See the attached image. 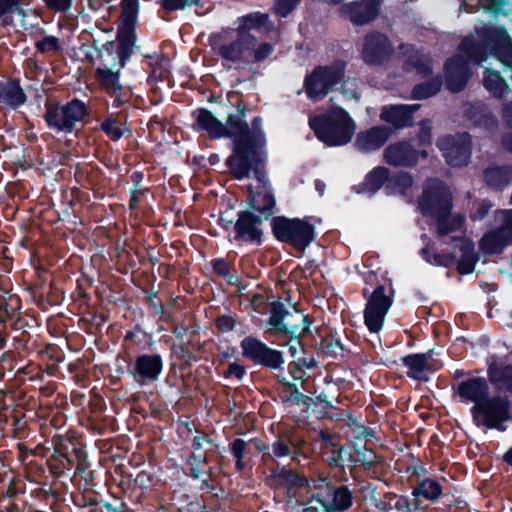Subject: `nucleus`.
Instances as JSON below:
<instances>
[{
    "label": "nucleus",
    "mask_w": 512,
    "mask_h": 512,
    "mask_svg": "<svg viewBox=\"0 0 512 512\" xmlns=\"http://www.w3.org/2000/svg\"><path fill=\"white\" fill-rule=\"evenodd\" d=\"M294 314L289 312L285 305L280 301L271 303L270 317L267 320L269 329L267 333L273 337H279L281 333L290 332L288 329L293 326L291 319Z\"/></svg>",
    "instance_id": "obj_30"
},
{
    "label": "nucleus",
    "mask_w": 512,
    "mask_h": 512,
    "mask_svg": "<svg viewBox=\"0 0 512 512\" xmlns=\"http://www.w3.org/2000/svg\"><path fill=\"white\" fill-rule=\"evenodd\" d=\"M191 116L194 119L192 129L197 132H206L211 139H231L234 135L230 126V114L225 123L216 118L209 109L203 107L193 110Z\"/></svg>",
    "instance_id": "obj_19"
},
{
    "label": "nucleus",
    "mask_w": 512,
    "mask_h": 512,
    "mask_svg": "<svg viewBox=\"0 0 512 512\" xmlns=\"http://www.w3.org/2000/svg\"><path fill=\"white\" fill-rule=\"evenodd\" d=\"M417 104H390L381 109L380 119L390 124L395 130L409 128L414 125V114L418 110Z\"/></svg>",
    "instance_id": "obj_26"
},
{
    "label": "nucleus",
    "mask_w": 512,
    "mask_h": 512,
    "mask_svg": "<svg viewBox=\"0 0 512 512\" xmlns=\"http://www.w3.org/2000/svg\"><path fill=\"white\" fill-rule=\"evenodd\" d=\"M296 313L299 314V323L293 324L288 330L291 332L281 333L278 338L286 339L284 343L279 345H290L297 347L303 354L306 352V345L303 342V338L310 333V327L314 322V319L310 315L302 314L298 310Z\"/></svg>",
    "instance_id": "obj_32"
},
{
    "label": "nucleus",
    "mask_w": 512,
    "mask_h": 512,
    "mask_svg": "<svg viewBox=\"0 0 512 512\" xmlns=\"http://www.w3.org/2000/svg\"><path fill=\"white\" fill-rule=\"evenodd\" d=\"M482 38L490 54L506 64H512V39L504 27L490 28L483 33Z\"/></svg>",
    "instance_id": "obj_23"
},
{
    "label": "nucleus",
    "mask_w": 512,
    "mask_h": 512,
    "mask_svg": "<svg viewBox=\"0 0 512 512\" xmlns=\"http://www.w3.org/2000/svg\"><path fill=\"white\" fill-rule=\"evenodd\" d=\"M307 441L303 434L294 428L280 432L276 440L271 444L270 462L277 459L290 457L293 462H299L301 457H307Z\"/></svg>",
    "instance_id": "obj_14"
},
{
    "label": "nucleus",
    "mask_w": 512,
    "mask_h": 512,
    "mask_svg": "<svg viewBox=\"0 0 512 512\" xmlns=\"http://www.w3.org/2000/svg\"><path fill=\"white\" fill-rule=\"evenodd\" d=\"M212 269L220 277L228 278L229 284H234L233 276L230 275V267L224 258H216L211 261Z\"/></svg>",
    "instance_id": "obj_60"
},
{
    "label": "nucleus",
    "mask_w": 512,
    "mask_h": 512,
    "mask_svg": "<svg viewBox=\"0 0 512 512\" xmlns=\"http://www.w3.org/2000/svg\"><path fill=\"white\" fill-rule=\"evenodd\" d=\"M220 34H211L209 42L213 50L223 60L233 64L251 63V55L257 44V38L253 34H239L236 32V38L229 43L217 46Z\"/></svg>",
    "instance_id": "obj_11"
},
{
    "label": "nucleus",
    "mask_w": 512,
    "mask_h": 512,
    "mask_svg": "<svg viewBox=\"0 0 512 512\" xmlns=\"http://www.w3.org/2000/svg\"><path fill=\"white\" fill-rule=\"evenodd\" d=\"M138 14L137 0H122L120 24L118 28L117 45L126 49H132L135 44L136 36L134 25Z\"/></svg>",
    "instance_id": "obj_21"
},
{
    "label": "nucleus",
    "mask_w": 512,
    "mask_h": 512,
    "mask_svg": "<svg viewBox=\"0 0 512 512\" xmlns=\"http://www.w3.org/2000/svg\"><path fill=\"white\" fill-rule=\"evenodd\" d=\"M483 85L493 97L499 99L510 91L506 80L501 76L500 72L492 69L484 71Z\"/></svg>",
    "instance_id": "obj_44"
},
{
    "label": "nucleus",
    "mask_w": 512,
    "mask_h": 512,
    "mask_svg": "<svg viewBox=\"0 0 512 512\" xmlns=\"http://www.w3.org/2000/svg\"><path fill=\"white\" fill-rule=\"evenodd\" d=\"M242 356L254 365L267 370L280 371L285 364L284 353L268 346L257 337L247 336L240 342Z\"/></svg>",
    "instance_id": "obj_10"
},
{
    "label": "nucleus",
    "mask_w": 512,
    "mask_h": 512,
    "mask_svg": "<svg viewBox=\"0 0 512 512\" xmlns=\"http://www.w3.org/2000/svg\"><path fill=\"white\" fill-rule=\"evenodd\" d=\"M312 219V216L303 218L274 216L270 222L271 232L277 241L303 253L317 237L315 225L311 222Z\"/></svg>",
    "instance_id": "obj_4"
},
{
    "label": "nucleus",
    "mask_w": 512,
    "mask_h": 512,
    "mask_svg": "<svg viewBox=\"0 0 512 512\" xmlns=\"http://www.w3.org/2000/svg\"><path fill=\"white\" fill-rule=\"evenodd\" d=\"M265 482L273 490L285 489L287 497L294 495L298 489L309 486V479L304 474L279 464L269 469Z\"/></svg>",
    "instance_id": "obj_16"
},
{
    "label": "nucleus",
    "mask_w": 512,
    "mask_h": 512,
    "mask_svg": "<svg viewBox=\"0 0 512 512\" xmlns=\"http://www.w3.org/2000/svg\"><path fill=\"white\" fill-rule=\"evenodd\" d=\"M309 126L316 138L329 147L348 144L355 132L354 121L341 107L315 115L309 119Z\"/></svg>",
    "instance_id": "obj_3"
},
{
    "label": "nucleus",
    "mask_w": 512,
    "mask_h": 512,
    "mask_svg": "<svg viewBox=\"0 0 512 512\" xmlns=\"http://www.w3.org/2000/svg\"><path fill=\"white\" fill-rule=\"evenodd\" d=\"M33 0H0V25L11 26L14 15L25 17L23 6H28Z\"/></svg>",
    "instance_id": "obj_41"
},
{
    "label": "nucleus",
    "mask_w": 512,
    "mask_h": 512,
    "mask_svg": "<svg viewBox=\"0 0 512 512\" xmlns=\"http://www.w3.org/2000/svg\"><path fill=\"white\" fill-rule=\"evenodd\" d=\"M45 7L56 13H66L70 10L73 0H42Z\"/></svg>",
    "instance_id": "obj_64"
},
{
    "label": "nucleus",
    "mask_w": 512,
    "mask_h": 512,
    "mask_svg": "<svg viewBox=\"0 0 512 512\" xmlns=\"http://www.w3.org/2000/svg\"><path fill=\"white\" fill-rule=\"evenodd\" d=\"M135 371L143 382L156 380L160 372V358L150 355L139 356L136 360Z\"/></svg>",
    "instance_id": "obj_42"
},
{
    "label": "nucleus",
    "mask_w": 512,
    "mask_h": 512,
    "mask_svg": "<svg viewBox=\"0 0 512 512\" xmlns=\"http://www.w3.org/2000/svg\"><path fill=\"white\" fill-rule=\"evenodd\" d=\"M347 62L335 59L328 65H317L304 77L303 88L311 101L323 100L343 80Z\"/></svg>",
    "instance_id": "obj_5"
},
{
    "label": "nucleus",
    "mask_w": 512,
    "mask_h": 512,
    "mask_svg": "<svg viewBox=\"0 0 512 512\" xmlns=\"http://www.w3.org/2000/svg\"><path fill=\"white\" fill-rule=\"evenodd\" d=\"M86 115L85 104L79 100H73L63 106H47L45 119L49 127L71 132L76 122L83 120Z\"/></svg>",
    "instance_id": "obj_15"
},
{
    "label": "nucleus",
    "mask_w": 512,
    "mask_h": 512,
    "mask_svg": "<svg viewBox=\"0 0 512 512\" xmlns=\"http://www.w3.org/2000/svg\"><path fill=\"white\" fill-rule=\"evenodd\" d=\"M247 206V210L254 211L256 215H261L266 221H271L272 217H274L277 212L276 199L271 190L261 192L249 189Z\"/></svg>",
    "instance_id": "obj_29"
},
{
    "label": "nucleus",
    "mask_w": 512,
    "mask_h": 512,
    "mask_svg": "<svg viewBox=\"0 0 512 512\" xmlns=\"http://www.w3.org/2000/svg\"><path fill=\"white\" fill-rule=\"evenodd\" d=\"M360 463L365 470H369L373 466L371 459H366L365 454H361L359 450L348 445L338 444L327 458V464L331 468H342L347 466L350 471Z\"/></svg>",
    "instance_id": "obj_24"
},
{
    "label": "nucleus",
    "mask_w": 512,
    "mask_h": 512,
    "mask_svg": "<svg viewBox=\"0 0 512 512\" xmlns=\"http://www.w3.org/2000/svg\"><path fill=\"white\" fill-rule=\"evenodd\" d=\"M436 229L440 236H447L462 228L464 218L461 215H453L451 213H442L435 217Z\"/></svg>",
    "instance_id": "obj_48"
},
{
    "label": "nucleus",
    "mask_w": 512,
    "mask_h": 512,
    "mask_svg": "<svg viewBox=\"0 0 512 512\" xmlns=\"http://www.w3.org/2000/svg\"><path fill=\"white\" fill-rule=\"evenodd\" d=\"M385 163L393 167L414 168L417 166L416 148L407 140L388 145L383 152Z\"/></svg>",
    "instance_id": "obj_25"
},
{
    "label": "nucleus",
    "mask_w": 512,
    "mask_h": 512,
    "mask_svg": "<svg viewBox=\"0 0 512 512\" xmlns=\"http://www.w3.org/2000/svg\"><path fill=\"white\" fill-rule=\"evenodd\" d=\"M391 133V128L387 126H373L356 135L354 146L363 153L377 151L389 140Z\"/></svg>",
    "instance_id": "obj_28"
},
{
    "label": "nucleus",
    "mask_w": 512,
    "mask_h": 512,
    "mask_svg": "<svg viewBox=\"0 0 512 512\" xmlns=\"http://www.w3.org/2000/svg\"><path fill=\"white\" fill-rule=\"evenodd\" d=\"M488 383L490 382L495 388L502 389L512 385V366L510 364H499L493 362L489 364L487 369Z\"/></svg>",
    "instance_id": "obj_40"
},
{
    "label": "nucleus",
    "mask_w": 512,
    "mask_h": 512,
    "mask_svg": "<svg viewBox=\"0 0 512 512\" xmlns=\"http://www.w3.org/2000/svg\"><path fill=\"white\" fill-rule=\"evenodd\" d=\"M195 6L197 15L204 14V5L201 0H162V10L167 12L184 10L185 8Z\"/></svg>",
    "instance_id": "obj_54"
},
{
    "label": "nucleus",
    "mask_w": 512,
    "mask_h": 512,
    "mask_svg": "<svg viewBox=\"0 0 512 512\" xmlns=\"http://www.w3.org/2000/svg\"><path fill=\"white\" fill-rule=\"evenodd\" d=\"M413 183V176L409 172L398 171L391 173L389 170V176L387 177L385 185V194L387 196H406Z\"/></svg>",
    "instance_id": "obj_37"
},
{
    "label": "nucleus",
    "mask_w": 512,
    "mask_h": 512,
    "mask_svg": "<svg viewBox=\"0 0 512 512\" xmlns=\"http://www.w3.org/2000/svg\"><path fill=\"white\" fill-rule=\"evenodd\" d=\"M386 498L389 499V501L395 499V503L393 505H390L389 508H387V504L384 502L383 507H381L380 509L385 511L396 509L398 511L413 512L420 509V500L416 499L415 497L414 500L411 502L408 496L397 495L395 493L390 492L386 495Z\"/></svg>",
    "instance_id": "obj_51"
},
{
    "label": "nucleus",
    "mask_w": 512,
    "mask_h": 512,
    "mask_svg": "<svg viewBox=\"0 0 512 512\" xmlns=\"http://www.w3.org/2000/svg\"><path fill=\"white\" fill-rule=\"evenodd\" d=\"M240 25L236 32L239 34H251L250 30H260L269 23V16L266 13L251 12L239 18Z\"/></svg>",
    "instance_id": "obj_46"
},
{
    "label": "nucleus",
    "mask_w": 512,
    "mask_h": 512,
    "mask_svg": "<svg viewBox=\"0 0 512 512\" xmlns=\"http://www.w3.org/2000/svg\"><path fill=\"white\" fill-rule=\"evenodd\" d=\"M231 455L235 458V471L241 473L247 466L248 444L242 438H235L229 444Z\"/></svg>",
    "instance_id": "obj_52"
},
{
    "label": "nucleus",
    "mask_w": 512,
    "mask_h": 512,
    "mask_svg": "<svg viewBox=\"0 0 512 512\" xmlns=\"http://www.w3.org/2000/svg\"><path fill=\"white\" fill-rule=\"evenodd\" d=\"M433 355L434 350L430 349L424 353H411L403 356L401 361L407 368V377L418 382L429 381L430 375L443 367L442 362L433 358Z\"/></svg>",
    "instance_id": "obj_18"
},
{
    "label": "nucleus",
    "mask_w": 512,
    "mask_h": 512,
    "mask_svg": "<svg viewBox=\"0 0 512 512\" xmlns=\"http://www.w3.org/2000/svg\"><path fill=\"white\" fill-rule=\"evenodd\" d=\"M417 145L421 148H429L433 143L431 121L423 119L419 122V132L416 135Z\"/></svg>",
    "instance_id": "obj_55"
},
{
    "label": "nucleus",
    "mask_w": 512,
    "mask_h": 512,
    "mask_svg": "<svg viewBox=\"0 0 512 512\" xmlns=\"http://www.w3.org/2000/svg\"><path fill=\"white\" fill-rule=\"evenodd\" d=\"M444 75L446 88L452 93H459L467 86L471 70L464 58L453 56L444 63Z\"/></svg>",
    "instance_id": "obj_22"
},
{
    "label": "nucleus",
    "mask_w": 512,
    "mask_h": 512,
    "mask_svg": "<svg viewBox=\"0 0 512 512\" xmlns=\"http://www.w3.org/2000/svg\"><path fill=\"white\" fill-rule=\"evenodd\" d=\"M477 427L506 431V422L512 420L511 403L507 396H490V393L478 405L470 409Z\"/></svg>",
    "instance_id": "obj_6"
},
{
    "label": "nucleus",
    "mask_w": 512,
    "mask_h": 512,
    "mask_svg": "<svg viewBox=\"0 0 512 512\" xmlns=\"http://www.w3.org/2000/svg\"><path fill=\"white\" fill-rule=\"evenodd\" d=\"M301 0H275L273 5V12L281 18H286L291 14Z\"/></svg>",
    "instance_id": "obj_57"
},
{
    "label": "nucleus",
    "mask_w": 512,
    "mask_h": 512,
    "mask_svg": "<svg viewBox=\"0 0 512 512\" xmlns=\"http://www.w3.org/2000/svg\"><path fill=\"white\" fill-rule=\"evenodd\" d=\"M465 116L474 126L488 131L497 126L496 117L482 106H470L466 109Z\"/></svg>",
    "instance_id": "obj_43"
},
{
    "label": "nucleus",
    "mask_w": 512,
    "mask_h": 512,
    "mask_svg": "<svg viewBox=\"0 0 512 512\" xmlns=\"http://www.w3.org/2000/svg\"><path fill=\"white\" fill-rule=\"evenodd\" d=\"M457 239L461 240L459 245L461 257L457 261L456 270L460 275H469L474 272L479 255L475 252V245L472 240L463 237H453V240Z\"/></svg>",
    "instance_id": "obj_36"
},
{
    "label": "nucleus",
    "mask_w": 512,
    "mask_h": 512,
    "mask_svg": "<svg viewBox=\"0 0 512 512\" xmlns=\"http://www.w3.org/2000/svg\"><path fill=\"white\" fill-rule=\"evenodd\" d=\"M208 465V459L205 453L196 454L192 452L186 460L185 474L192 479H199L203 474V467Z\"/></svg>",
    "instance_id": "obj_53"
},
{
    "label": "nucleus",
    "mask_w": 512,
    "mask_h": 512,
    "mask_svg": "<svg viewBox=\"0 0 512 512\" xmlns=\"http://www.w3.org/2000/svg\"><path fill=\"white\" fill-rule=\"evenodd\" d=\"M26 100L19 84L12 80L0 81V104L16 107L22 105Z\"/></svg>",
    "instance_id": "obj_39"
},
{
    "label": "nucleus",
    "mask_w": 512,
    "mask_h": 512,
    "mask_svg": "<svg viewBox=\"0 0 512 512\" xmlns=\"http://www.w3.org/2000/svg\"><path fill=\"white\" fill-rule=\"evenodd\" d=\"M247 107L243 99L236 102V113L230 114L232 127L231 155L225 165L232 179L241 181L253 174L264 188L269 185L266 166L268 161L267 138L262 129V118L255 116L251 125L246 121Z\"/></svg>",
    "instance_id": "obj_1"
},
{
    "label": "nucleus",
    "mask_w": 512,
    "mask_h": 512,
    "mask_svg": "<svg viewBox=\"0 0 512 512\" xmlns=\"http://www.w3.org/2000/svg\"><path fill=\"white\" fill-rule=\"evenodd\" d=\"M508 246H512V233L499 227L486 232L479 241L480 250L487 255H500Z\"/></svg>",
    "instance_id": "obj_31"
},
{
    "label": "nucleus",
    "mask_w": 512,
    "mask_h": 512,
    "mask_svg": "<svg viewBox=\"0 0 512 512\" xmlns=\"http://www.w3.org/2000/svg\"><path fill=\"white\" fill-rule=\"evenodd\" d=\"M460 50L469 60L476 64L484 62L490 53L483 38L481 39V42H475L474 40L462 41L460 44Z\"/></svg>",
    "instance_id": "obj_47"
},
{
    "label": "nucleus",
    "mask_w": 512,
    "mask_h": 512,
    "mask_svg": "<svg viewBox=\"0 0 512 512\" xmlns=\"http://www.w3.org/2000/svg\"><path fill=\"white\" fill-rule=\"evenodd\" d=\"M320 348L322 353L331 358L344 357L345 346L342 344L340 338L336 333L329 332L321 338Z\"/></svg>",
    "instance_id": "obj_49"
},
{
    "label": "nucleus",
    "mask_w": 512,
    "mask_h": 512,
    "mask_svg": "<svg viewBox=\"0 0 512 512\" xmlns=\"http://www.w3.org/2000/svg\"><path fill=\"white\" fill-rule=\"evenodd\" d=\"M419 253L423 260H425L427 263L432 264L434 266L450 268L456 262V255L453 252L431 253L429 247L426 246V247L422 248Z\"/></svg>",
    "instance_id": "obj_50"
},
{
    "label": "nucleus",
    "mask_w": 512,
    "mask_h": 512,
    "mask_svg": "<svg viewBox=\"0 0 512 512\" xmlns=\"http://www.w3.org/2000/svg\"><path fill=\"white\" fill-rule=\"evenodd\" d=\"M482 176L487 187L501 191L512 183V166L490 165L483 170Z\"/></svg>",
    "instance_id": "obj_35"
},
{
    "label": "nucleus",
    "mask_w": 512,
    "mask_h": 512,
    "mask_svg": "<svg viewBox=\"0 0 512 512\" xmlns=\"http://www.w3.org/2000/svg\"><path fill=\"white\" fill-rule=\"evenodd\" d=\"M316 493L312 494L307 503L300 502L306 506L304 511L317 510V507L308 506L316 500L324 512H346L354 502V494L346 485L336 486L326 478H320L314 486Z\"/></svg>",
    "instance_id": "obj_7"
},
{
    "label": "nucleus",
    "mask_w": 512,
    "mask_h": 512,
    "mask_svg": "<svg viewBox=\"0 0 512 512\" xmlns=\"http://www.w3.org/2000/svg\"><path fill=\"white\" fill-rule=\"evenodd\" d=\"M236 314H224L216 317L214 321L215 328L220 333H229L236 328Z\"/></svg>",
    "instance_id": "obj_56"
},
{
    "label": "nucleus",
    "mask_w": 512,
    "mask_h": 512,
    "mask_svg": "<svg viewBox=\"0 0 512 512\" xmlns=\"http://www.w3.org/2000/svg\"><path fill=\"white\" fill-rule=\"evenodd\" d=\"M133 52L115 43L104 45L90 54L91 64L95 68V79L109 94L117 95L122 90L120 71Z\"/></svg>",
    "instance_id": "obj_2"
},
{
    "label": "nucleus",
    "mask_w": 512,
    "mask_h": 512,
    "mask_svg": "<svg viewBox=\"0 0 512 512\" xmlns=\"http://www.w3.org/2000/svg\"><path fill=\"white\" fill-rule=\"evenodd\" d=\"M265 219L256 215L254 211L240 210L235 220L234 235L232 243L237 246L260 247L265 242V233L262 228Z\"/></svg>",
    "instance_id": "obj_13"
},
{
    "label": "nucleus",
    "mask_w": 512,
    "mask_h": 512,
    "mask_svg": "<svg viewBox=\"0 0 512 512\" xmlns=\"http://www.w3.org/2000/svg\"><path fill=\"white\" fill-rule=\"evenodd\" d=\"M443 80L440 75L434 76L426 81L416 84L411 92L414 100H425L435 96L441 91Z\"/></svg>",
    "instance_id": "obj_45"
},
{
    "label": "nucleus",
    "mask_w": 512,
    "mask_h": 512,
    "mask_svg": "<svg viewBox=\"0 0 512 512\" xmlns=\"http://www.w3.org/2000/svg\"><path fill=\"white\" fill-rule=\"evenodd\" d=\"M38 51L41 53L56 52L61 49L60 41L55 36H45L35 44Z\"/></svg>",
    "instance_id": "obj_58"
},
{
    "label": "nucleus",
    "mask_w": 512,
    "mask_h": 512,
    "mask_svg": "<svg viewBox=\"0 0 512 512\" xmlns=\"http://www.w3.org/2000/svg\"><path fill=\"white\" fill-rule=\"evenodd\" d=\"M101 128L112 140H118L123 135L121 124L111 118L104 121L101 124Z\"/></svg>",
    "instance_id": "obj_61"
},
{
    "label": "nucleus",
    "mask_w": 512,
    "mask_h": 512,
    "mask_svg": "<svg viewBox=\"0 0 512 512\" xmlns=\"http://www.w3.org/2000/svg\"><path fill=\"white\" fill-rule=\"evenodd\" d=\"M386 286L377 284L370 292L369 288L362 289V295L367 302L364 309V323L370 333H378L384 324L385 316L393 304L394 289L389 286V294H386Z\"/></svg>",
    "instance_id": "obj_8"
},
{
    "label": "nucleus",
    "mask_w": 512,
    "mask_h": 512,
    "mask_svg": "<svg viewBox=\"0 0 512 512\" xmlns=\"http://www.w3.org/2000/svg\"><path fill=\"white\" fill-rule=\"evenodd\" d=\"M274 51L273 45L269 42H262L254 47L251 55V63H260L266 60Z\"/></svg>",
    "instance_id": "obj_59"
},
{
    "label": "nucleus",
    "mask_w": 512,
    "mask_h": 512,
    "mask_svg": "<svg viewBox=\"0 0 512 512\" xmlns=\"http://www.w3.org/2000/svg\"><path fill=\"white\" fill-rule=\"evenodd\" d=\"M491 208H492V203L490 200H488V199L482 200L477 205L476 209L470 213V219L473 222L483 220L488 215Z\"/></svg>",
    "instance_id": "obj_62"
},
{
    "label": "nucleus",
    "mask_w": 512,
    "mask_h": 512,
    "mask_svg": "<svg viewBox=\"0 0 512 512\" xmlns=\"http://www.w3.org/2000/svg\"><path fill=\"white\" fill-rule=\"evenodd\" d=\"M246 375V367L237 362L230 363L228 368L222 373V376L225 379H230L232 377L241 381Z\"/></svg>",
    "instance_id": "obj_63"
},
{
    "label": "nucleus",
    "mask_w": 512,
    "mask_h": 512,
    "mask_svg": "<svg viewBox=\"0 0 512 512\" xmlns=\"http://www.w3.org/2000/svg\"><path fill=\"white\" fill-rule=\"evenodd\" d=\"M393 53V44L386 34L374 30L364 36L361 57L366 64L382 65Z\"/></svg>",
    "instance_id": "obj_17"
},
{
    "label": "nucleus",
    "mask_w": 512,
    "mask_h": 512,
    "mask_svg": "<svg viewBox=\"0 0 512 512\" xmlns=\"http://www.w3.org/2000/svg\"><path fill=\"white\" fill-rule=\"evenodd\" d=\"M436 146L450 167L461 168L470 162L472 138L468 132L443 135L437 139Z\"/></svg>",
    "instance_id": "obj_12"
},
{
    "label": "nucleus",
    "mask_w": 512,
    "mask_h": 512,
    "mask_svg": "<svg viewBox=\"0 0 512 512\" xmlns=\"http://www.w3.org/2000/svg\"><path fill=\"white\" fill-rule=\"evenodd\" d=\"M389 169L384 166H377L369 171L363 182L353 186V190L358 194L374 195L381 188L385 190Z\"/></svg>",
    "instance_id": "obj_34"
},
{
    "label": "nucleus",
    "mask_w": 512,
    "mask_h": 512,
    "mask_svg": "<svg viewBox=\"0 0 512 512\" xmlns=\"http://www.w3.org/2000/svg\"><path fill=\"white\" fill-rule=\"evenodd\" d=\"M452 390L462 401L478 405L489 393L490 387L484 377L473 376L452 385Z\"/></svg>",
    "instance_id": "obj_27"
},
{
    "label": "nucleus",
    "mask_w": 512,
    "mask_h": 512,
    "mask_svg": "<svg viewBox=\"0 0 512 512\" xmlns=\"http://www.w3.org/2000/svg\"><path fill=\"white\" fill-rule=\"evenodd\" d=\"M418 207L424 216L451 213L453 197L450 188L437 178L428 180L418 198Z\"/></svg>",
    "instance_id": "obj_9"
},
{
    "label": "nucleus",
    "mask_w": 512,
    "mask_h": 512,
    "mask_svg": "<svg viewBox=\"0 0 512 512\" xmlns=\"http://www.w3.org/2000/svg\"><path fill=\"white\" fill-rule=\"evenodd\" d=\"M381 0H355L341 6V14L353 25L363 26L374 21L380 14Z\"/></svg>",
    "instance_id": "obj_20"
},
{
    "label": "nucleus",
    "mask_w": 512,
    "mask_h": 512,
    "mask_svg": "<svg viewBox=\"0 0 512 512\" xmlns=\"http://www.w3.org/2000/svg\"><path fill=\"white\" fill-rule=\"evenodd\" d=\"M443 494L441 483L434 478L426 477L420 480L412 489V496L416 499L424 498L431 503H436Z\"/></svg>",
    "instance_id": "obj_38"
},
{
    "label": "nucleus",
    "mask_w": 512,
    "mask_h": 512,
    "mask_svg": "<svg viewBox=\"0 0 512 512\" xmlns=\"http://www.w3.org/2000/svg\"><path fill=\"white\" fill-rule=\"evenodd\" d=\"M400 49L404 51V64L403 69L406 72L416 71L422 77H429L432 75L433 70L427 59H425L422 51L417 49L413 44H401Z\"/></svg>",
    "instance_id": "obj_33"
}]
</instances>
